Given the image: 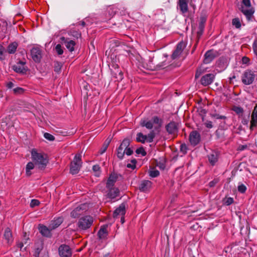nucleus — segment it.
Returning a JSON list of instances; mask_svg holds the SVG:
<instances>
[{
	"mask_svg": "<svg viewBox=\"0 0 257 257\" xmlns=\"http://www.w3.org/2000/svg\"><path fill=\"white\" fill-rule=\"evenodd\" d=\"M32 59L35 62H39L42 58L41 50L38 47L33 48L31 51Z\"/></svg>",
	"mask_w": 257,
	"mask_h": 257,
	"instance_id": "nucleus-13",
	"label": "nucleus"
},
{
	"mask_svg": "<svg viewBox=\"0 0 257 257\" xmlns=\"http://www.w3.org/2000/svg\"><path fill=\"white\" fill-rule=\"evenodd\" d=\"M252 49L254 54L257 56V39L255 40L252 44Z\"/></svg>",
	"mask_w": 257,
	"mask_h": 257,
	"instance_id": "nucleus-50",
	"label": "nucleus"
},
{
	"mask_svg": "<svg viewBox=\"0 0 257 257\" xmlns=\"http://www.w3.org/2000/svg\"><path fill=\"white\" fill-rule=\"evenodd\" d=\"M246 190V187L243 184H240L238 186V191L241 193H244Z\"/></svg>",
	"mask_w": 257,
	"mask_h": 257,
	"instance_id": "nucleus-47",
	"label": "nucleus"
},
{
	"mask_svg": "<svg viewBox=\"0 0 257 257\" xmlns=\"http://www.w3.org/2000/svg\"><path fill=\"white\" fill-rule=\"evenodd\" d=\"M160 174L159 171L157 170L153 169L149 172V175L152 177H156L158 176Z\"/></svg>",
	"mask_w": 257,
	"mask_h": 257,
	"instance_id": "nucleus-42",
	"label": "nucleus"
},
{
	"mask_svg": "<svg viewBox=\"0 0 257 257\" xmlns=\"http://www.w3.org/2000/svg\"><path fill=\"white\" fill-rule=\"evenodd\" d=\"M38 229L41 234L45 237H50L52 236L51 230L50 226L47 227L46 226L43 224H39L38 226Z\"/></svg>",
	"mask_w": 257,
	"mask_h": 257,
	"instance_id": "nucleus-15",
	"label": "nucleus"
},
{
	"mask_svg": "<svg viewBox=\"0 0 257 257\" xmlns=\"http://www.w3.org/2000/svg\"><path fill=\"white\" fill-rule=\"evenodd\" d=\"M62 64L58 62L54 63V71L59 73L61 70Z\"/></svg>",
	"mask_w": 257,
	"mask_h": 257,
	"instance_id": "nucleus-38",
	"label": "nucleus"
},
{
	"mask_svg": "<svg viewBox=\"0 0 257 257\" xmlns=\"http://www.w3.org/2000/svg\"><path fill=\"white\" fill-rule=\"evenodd\" d=\"M87 206L85 204H82L74 209L71 212V216L76 218L79 217L86 210Z\"/></svg>",
	"mask_w": 257,
	"mask_h": 257,
	"instance_id": "nucleus-7",
	"label": "nucleus"
},
{
	"mask_svg": "<svg viewBox=\"0 0 257 257\" xmlns=\"http://www.w3.org/2000/svg\"><path fill=\"white\" fill-rule=\"evenodd\" d=\"M107 225H103L101 226L100 229L97 232V235L100 240L102 241L106 239L108 235Z\"/></svg>",
	"mask_w": 257,
	"mask_h": 257,
	"instance_id": "nucleus-19",
	"label": "nucleus"
},
{
	"mask_svg": "<svg viewBox=\"0 0 257 257\" xmlns=\"http://www.w3.org/2000/svg\"><path fill=\"white\" fill-rule=\"evenodd\" d=\"M162 120L159 118L158 116H154L152 118V120H141L140 124L142 126H145L149 130H151L153 128L155 129L160 128L162 124Z\"/></svg>",
	"mask_w": 257,
	"mask_h": 257,
	"instance_id": "nucleus-2",
	"label": "nucleus"
},
{
	"mask_svg": "<svg viewBox=\"0 0 257 257\" xmlns=\"http://www.w3.org/2000/svg\"><path fill=\"white\" fill-rule=\"evenodd\" d=\"M232 24L236 28H240L241 27V24L239 19L235 18L232 20Z\"/></svg>",
	"mask_w": 257,
	"mask_h": 257,
	"instance_id": "nucleus-40",
	"label": "nucleus"
},
{
	"mask_svg": "<svg viewBox=\"0 0 257 257\" xmlns=\"http://www.w3.org/2000/svg\"><path fill=\"white\" fill-rule=\"evenodd\" d=\"M4 236L9 244H11L13 242V235L11 230L9 228H7L5 229Z\"/></svg>",
	"mask_w": 257,
	"mask_h": 257,
	"instance_id": "nucleus-24",
	"label": "nucleus"
},
{
	"mask_svg": "<svg viewBox=\"0 0 257 257\" xmlns=\"http://www.w3.org/2000/svg\"><path fill=\"white\" fill-rule=\"evenodd\" d=\"M136 160L135 159L131 161V163L127 164L126 167L128 168L134 169L136 168Z\"/></svg>",
	"mask_w": 257,
	"mask_h": 257,
	"instance_id": "nucleus-45",
	"label": "nucleus"
},
{
	"mask_svg": "<svg viewBox=\"0 0 257 257\" xmlns=\"http://www.w3.org/2000/svg\"><path fill=\"white\" fill-rule=\"evenodd\" d=\"M116 180L117 177L115 176L111 175L109 177L106 183V187L107 189L113 188L114 187H113L114 185V184L116 182Z\"/></svg>",
	"mask_w": 257,
	"mask_h": 257,
	"instance_id": "nucleus-26",
	"label": "nucleus"
},
{
	"mask_svg": "<svg viewBox=\"0 0 257 257\" xmlns=\"http://www.w3.org/2000/svg\"><path fill=\"white\" fill-rule=\"evenodd\" d=\"M58 252L61 257H70L72 255L70 247L66 244L61 245L58 248Z\"/></svg>",
	"mask_w": 257,
	"mask_h": 257,
	"instance_id": "nucleus-8",
	"label": "nucleus"
},
{
	"mask_svg": "<svg viewBox=\"0 0 257 257\" xmlns=\"http://www.w3.org/2000/svg\"><path fill=\"white\" fill-rule=\"evenodd\" d=\"M205 125L206 127L211 128L213 127L212 123L211 121L207 120L206 121L205 123Z\"/></svg>",
	"mask_w": 257,
	"mask_h": 257,
	"instance_id": "nucleus-55",
	"label": "nucleus"
},
{
	"mask_svg": "<svg viewBox=\"0 0 257 257\" xmlns=\"http://www.w3.org/2000/svg\"><path fill=\"white\" fill-rule=\"evenodd\" d=\"M209 184H210V186H212L213 185V182H210Z\"/></svg>",
	"mask_w": 257,
	"mask_h": 257,
	"instance_id": "nucleus-63",
	"label": "nucleus"
},
{
	"mask_svg": "<svg viewBox=\"0 0 257 257\" xmlns=\"http://www.w3.org/2000/svg\"><path fill=\"white\" fill-rule=\"evenodd\" d=\"M167 132L170 134L175 135L178 132V126L176 122H170L166 126Z\"/></svg>",
	"mask_w": 257,
	"mask_h": 257,
	"instance_id": "nucleus-20",
	"label": "nucleus"
},
{
	"mask_svg": "<svg viewBox=\"0 0 257 257\" xmlns=\"http://www.w3.org/2000/svg\"><path fill=\"white\" fill-rule=\"evenodd\" d=\"M14 86V83L12 82H9L7 83V87L11 89Z\"/></svg>",
	"mask_w": 257,
	"mask_h": 257,
	"instance_id": "nucleus-56",
	"label": "nucleus"
},
{
	"mask_svg": "<svg viewBox=\"0 0 257 257\" xmlns=\"http://www.w3.org/2000/svg\"><path fill=\"white\" fill-rule=\"evenodd\" d=\"M107 197L110 199H114L119 195V190L117 188L107 189Z\"/></svg>",
	"mask_w": 257,
	"mask_h": 257,
	"instance_id": "nucleus-23",
	"label": "nucleus"
},
{
	"mask_svg": "<svg viewBox=\"0 0 257 257\" xmlns=\"http://www.w3.org/2000/svg\"><path fill=\"white\" fill-rule=\"evenodd\" d=\"M187 150V146L186 145H181L180 146V150L182 152H183L184 154L186 153Z\"/></svg>",
	"mask_w": 257,
	"mask_h": 257,
	"instance_id": "nucleus-54",
	"label": "nucleus"
},
{
	"mask_svg": "<svg viewBox=\"0 0 257 257\" xmlns=\"http://www.w3.org/2000/svg\"><path fill=\"white\" fill-rule=\"evenodd\" d=\"M79 25L84 27L85 26V23L84 21H81L79 23Z\"/></svg>",
	"mask_w": 257,
	"mask_h": 257,
	"instance_id": "nucleus-59",
	"label": "nucleus"
},
{
	"mask_svg": "<svg viewBox=\"0 0 257 257\" xmlns=\"http://www.w3.org/2000/svg\"><path fill=\"white\" fill-rule=\"evenodd\" d=\"M204 56V62L206 64L210 63L215 58V55L211 50L206 52Z\"/></svg>",
	"mask_w": 257,
	"mask_h": 257,
	"instance_id": "nucleus-25",
	"label": "nucleus"
},
{
	"mask_svg": "<svg viewBox=\"0 0 257 257\" xmlns=\"http://www.w3.org/2000/svg\"><path fill=\"white\" fill-rule=\"evenodd\" d=\"M93 222V219L91 216H85L79 219L77 225L80 229L85 230L90 227Z\"/></svg>",
	"mask_w": 257,
	"mask_h": 257,
	"instance_id": "nucleus-4",
	"label": "nucleus"
},
{
	"mask_svg": "<svg viewBox=\"0 0 257 257\" xmlns=\"http://www.w3.org/2000/svg\"><path fill=\"white\" fill-rule=\"evenodd\" d=\"M63 222V219L62 218H58L53 221H52L50 224V227L51 229H54L58 227Z\"/></svg>",
	"mask_w": 257,
	"mask_h": 257,
	"instance_id": "nucleus-29",
	"label": "nucleus"
},
{
	"mask_svg": "<svg viewBox=\"0 0 257 257\" xmlns=\"http://www.w3.org/2000/svg\"><path fill=\"white\" fill-rule=\"evenodd\" d=\"M152 187V182L149 180L142 181L139 185V189L142 192H147Z\"/></svg>",
	"mask_w": 257,
	"mask_h": 257,
	"instance_id": "nucleus-21",
	"label": "nucleus"
},
{
	"mask_svg": "<svg viewBox=\"0 0 257 257\" xmlns=\"http://www.w3.org/2000/svg\"><path fill=\"white\" fill-rule=\"evenodd\" d=\"M17 246L20 249H22V247L24 246V244L22 242H19L17 243Z\"/></svg>",
	"mask_w": 257,
	"mask_h": 257,
	"instance_id": "nucleus-58",
	"label": "nucleus"
},
{
	"mask_svg": "<svg viewBox=\"0 0 257 257\" xmlns=\"http://www.w3.org/2000/svg\"><path fill=\"white\" fill-rule=\"evenodd\" d=\"M136 152L137 154H141L143 156L146 155V152L143 148H140L137 149Z\"/></svg>",
	"mask_w": 257,
	"mask_h": 257,
	"instance_id": "nucleus-46",
	"label": "nucleus"
},
{
	"mask_svg": "<svg viewBox=\"0 0 257 257\" xmlns=\"http://www.w3.org/2000/svg\"><path fill=\"white\" fill-rule=\"evenodd\" d=\"M125 154V151L118 148L117 150L116 155L117 157L120 160L123 158L124 155Z\"/></svg>",
	"mask_w": 257,
	"mask_h": 257,
	"instance_id": "nucleus-35",
	"label": "nucleus"
},
{
	"mask_svg": "<svg viewBox=\"0 0 257 257\" xmlns=\"http://www.w3.org/2000/svg\"><path fill=\"white\" fill-rule=\"evenodd\" d=\"M208 157V160L212 165H214L218 161V154L216 152L209 154Z\"/></svg>",
	"mask_w": 257,
	"mask_h": 257,
	"instance_id": "nucleus-28",
	"label": "nucleus"
},
{
	"mask_svg": "<svg viewBox=\"0 0 257 257\" xmlns=\"http://www.w3.org/2000/svg\"><path fill=\"white\" fill-rule=\"evenodd\" d=\"M5 48L2 46L0 45V59L1 60H3L5 58Z\"/></svg>",
	"mask_w": 257,
	"mask_h": 257,
	"instance_id": "nucleus-48",
	"label": "nucleus"
},
{
	"mask_svg": "<svg viewBox=\"0 0 257 257\" xmlns=\"http://www.w3.org/2000/svg\"><path fill=\"white\" fill-rule=\"evenodd\" d=\"M25 62L20 61L13 66V69L17 73H25L27 71L25 66Z\"/></svg>",
	"mask_w": 257,
	"mask_h": 257,
	"instance_id": "nucleus-17",
	"label": "nucleus"
},
{
	"mask_svg": "<svg viewBox=\"0 0 257 257\" xmlns=\"http://www.w3.org/2000/svg\"><path fill=\"white\" fill-rule=\"evenodd\" d=\"M188 0H179V8L183 13L188 11Z\"/></svg>",
	"mask_w": 257,
	"mask_h": 257,
	"instance_id": "nucleus-27",
	"label": "nucleus"
},
{
	"mask_svg": "<svg viewBox=\"0 0 257 257\" xmlns=\"http://www.w3.org/2000/svg\"><path fill=\"white\" fill-rule=\"evenodd\" d=\"M34 167L35 164L34 162H30L27 164L26 167V174L27 176H30L32 174L31 170L33 169Z\"/></svg>",
	"mask_w": 257,
	"mask_h": 257,
	"instance_id": "nucleus-30",
	"label": "nucleus"
},
{
	"mask_svg": "<svg viewBox=\"0 0 257 257\" xmlns=\"http://www.w3.org/2000/svg\"><path fill=\"white\" fill-rule=\"evenodd\" d=\"M55 50L57 53L60 55L63 53V50L60 44H57L55 47Z\"/></svg>",
	"mask_w": 257,
	"mask_h": 257,
	"instance_id": "nucleus-43",
	"label": "nucleus"
},
{
	"mask_svg": "<svg viewBox=\"0 0 257 257\" xmlns=\"http://www.w3.org/2000/svg\"><path fill=\"white\" fill-rule=\"evenodd\" d=\"M61 41L64 43L66 47L70 52L74 50V47L75 45V42L73 40H70L68 38H65L64 37H62L60 38Z\"/></svg>",
	"mask_w": 257,
	"mask_h": 257,
	"instance_id": "nucleus-18",
	"label": "nucleus"
},
{
	"mask_svg": "<svg viewBox=\"0 0 257 257\" xmlns=\"http://www.w3.org/2000/svg\"><path fill=\"white\" fill-rule=\"evenodd\" d=\"M125 213V205L124 203L121 204L118 208L114 211L113 216L114 218L124 216Z\"/></svg>",
	"mask_w": 257,
	"mask_h": 257,
	"instance_id": "nucleus-16",
	"label": "nucleus"
},
{
	"mask_svg": "<svg viewBox=\"0 0 257 257\" xmlns=\"http://www.w3.org/2000/svg\"><path fill=\"white\" fill-rule=\"evenodd\" d=\"M209 184H210V186H212L213 185V182H210Z\"/></svg>",
	"mask_w": 257,
	"mask_h": 257,
	"instance_id": "nucleus-64",
	"label": "nucleus"
},
{
	"mask_svg": "<svg viewBox=\"0 0 257 257\" xmlns=\"http://www.w3.org/2000/svg\"><path fill=\"white\" fill-rule=\"evenodd\" d=\"M257 127V104L255 105L251 116L250 129Z\"/></svg>",
	"mask_w": 257,
	"mask_h": 257,
	"instance_id": "nucleus-22",
	"label": "nucleus"
},
{
	"mask_svg": "<svg viewBox=\"0 0 257 257\" xmlns=\"http://www.w3.org/2000/svg\"><path fill=\"white\" fill-rule=\"evenodd\" d=\"M201 140L200 134L196 131H192L189 135V141L192 146L198 145Z\"/></svg>",
	"mask_w": 257,
	"mask_h": 257,
	"instance_id": "nucleus-10",
	"label": "nucleus"
},
{
	"mask_svg": "<svg viewBox=\"0 0 257 257\" xmlns=\"http://www.w3.org/2000/svg\"><path fill=\"white\" fill-rule=\"evenodd\" d=\"M240 9L241 12L248 18L251 17L254 13L253 8L251 6L250 0H242Z\"/></svg>",
	"mask_w": 257,
	"mask_h": 257,
	"instance_id": "nucleus-5",
	"label": "nucleus"
},
{
	"mask_svg": "<svg viewBox=\"0 0 257 257\" xmlns=\"http://www.w3.org/2000/svg\"><path fill=\"white\" fill-rule=\"evenodd\" d=\"M24 89L19 87H17L13 89L14 93L16 95L22 94L24 92Z\"/></svg>",
	"mask_w": 257,
	"mask_h": 257,
	"instance_id": "nucleus-39",
	"label": "nucleus"
},
{
	"mask_svg": "<svg viewBox=\"0 0 257 257\" xmlns=\"http://www.w3.org/2000/svg\"><path fill=\"white\" fill-rule=\"evenodd\" d=\"M80 36V34H79V33H77V34H76V37H77V38H78V37L79 36Z\"/></svg>",
	"mask_w": 257,
	"mask_h": 257,
	"instance_id": "nucleus-62",
	"label": "nucleus"
},
{
	"mask_svg": "<svg viewBox=\"0 0 257 257\" xmlns=\"http://www.w3.org/2000/svg\"><path fill=\"white\" fill-rule=\"evenodd\" d=\"M212 117L216 119H225L226 117L224 115H219L218 114H214L212 115Z\"/></svg>",
	"mask_w": 257,
	"mask_h": 257,
	"instance_id": "nucleus-52",
	"label": "nucleus"
},
{
	"mask_svg": "<svg viewBox=\"0 0 257 257\" xmlns=\"http://www.w3.org/2000/svg\"><path fill=\"white\" fill-rule=\"evenodd\" d=\"M112 67H113V70H111L112 75L116 79L117 81L121 80L123 78V74L122 72L119 69L118 66L117 64L112 65Z\"/></svg>",
	"mask_w": 257,
	"mask_h": 257,
	"instance_id": "nucleus-14",
	"label": "nucleus"
},
{
	"mask_svg": "<svg viewBox=\"0 0 257 257\" xmlns=\"http://www.w3.org/2000/svg\"><path fill=\"white\" fill-rule=\"evenodd\" d=\"M185 47L186 44L184 42L182 41L179 42L177 45L175 50L174 51L171 56L172 59H176L179 58Z\"/></svg>",
	"mask_w": 257,
	"mask_h": 257,
	"instance_id": "nucleus-9",
	"label": "nucleus"
},
{
	"mask_svg": "<svg viewBox=\"0 0 257 257\" xmlns=\"http://www.w3.org/2000/svg\"><path fill=\"white\" fill-rule=\"evenodd\" d=\"M31 159L35 165L41 170L44 169L48 163L47 156L42 152H39L36 149L31 151Z\"/></svg>",
	"mask_w": 257,
	"mask_h": 257,
	"instance_id": "nucleus-1",
	"label": "nucleus"
},
{
	"mask_svg": "<svg viewBox=\"0 0 257 257\" xmlns=\"http://www.w3.org/2000/svg\"><path fill=\"white\" fill-rule=\"evenodd\" d=\"M40 204L39 201L36 199H32L30 203L31 207H34L36 206H38Z\"/></svg>",
	"mask_w": 257,
	"mask_h": 257,
	"instance_id": "nucleus-49",
	"label": "nucleus"
},
{
	"mask_svg": "<svg viewBox=\"0 0 257 257\" xmlns=\"http://www.w3.org/2000/svg\"><path fill=\"white\" fill-rule=\"evenodd\" d=\"M130 144V140L128 139H124L122 143L120 144V146L118 148L122 149V150L125 151V154L127 156H130L133 153V151L132 150V149L129 147Z\"/></svg>",
	"mask_w": 257,
	"mask_h": 257,
	"instance_id": "nucleus-11",
	"label": "nucleus"
},
{
	"mask_svg": "<svg viewBox=\"0 0 257 257\" xmlns=\"http://www.w3.org/2000/svg\"><path fill=\"white\" fill-rule=\"evenodd\" d=\"M93 170L95 173L96 176H99L100 174V167L99 165H96L93 166Z\"/></svg>",
	"mask_w": 257,
	"mask_h": 257,
	"instance_id": "nucleus-41",
	"label": "nucleus"
},
{
	"mask_svg": "<svg viewBox=\"0 0 257 257\" xmlns=\"http://www.w3.org/2000/svg\"><path fill=\"white\" fill-rule=\"evenodd\" d=\"M206 71V68L201 66L198 69H197L196 74H195V78H198L202 73H204Z\"/></svg>",
	"mask_w": 257,
	"mask_h": 257,
	"instance_id": "nucleus-36",
	"label": "nucleus"
},
{
	"mask_svg": "<svg viewBox=\"0 0 257 257\" xmlns=\"http://www.w3.org/2000/svg\"><path fill=\"white\" fill-rule=\"evenodd\" d=\"M115 13V12H113H113H112V13H111V14H110V15H111V16H113V15H114Z\"/></svg>",
	"mask_w": 257,
	"mask_h": 257,
	"instance_id": "nucleus-61",
	"label": "nucleus"
},
{
	"mask_svg": "<svg viewBox=\"0 0 257 257\" xmlns=\"http://www.w3.org/2000/svg\"><path fill=\"white\" fill-rule=\"evenodd\" d=\"M120 221L122 223H123L124 222V216H120Z\"/></svg>",
	"mask_w": 257,
	"mask_h": 257,
	"instance_id": "nucleus-60",
	"label": "nucleus"
},
{
	"mask_svg": "<svg viewBox=\"0 0 257 257\" xmlns=\"http://www.w3.org/2000/svg\"><path fill=\"white\" fill-rule=\"evenodd\" d=\"M136 140L138 142L145 143L146 141L147 137H146V135H144L142 133H139L137 135Z\"/></svg>",
	"mask_w": 257,
	"mask_h": 257,
	"instance_id": "nucleus-33",
	"label": "nucleus"
},
{
	"mask_svg": "<svg viewBox=\"0 0 257 257\" xmlns=\"http://www.w3.org/2000/svg\"><path fill=\"white\" fill-rule=\"evenodd\" d=\"M215 78V75L212 73L207 74L203 76L201 79L200 83L204 86L211 84Z\"/></svg>",
	"mask_w": 257,
	"mask_h": 257,
	"instance_id": "nucleus-12",
	"label": "nucleus"
},
{
	"mask_svg": "<svg viewBox=\"0 0 257 257\" xmlns=\"http://www.w3.org/2000/svg\"><path fill=\"white\" fill-rule=\"evenodd\" d=\"M18 47V44L17 43L14 42L11 44H10L7 48V51L9 54H13L14 53Z\"/></svg>",
	"mask_w": 257,
	"mask_h": 257,
	"instance_id": "nucleus-31",
	"label": "nucleus"
},
{
	"mask_svg": "<svg viewBox=\"0 0 257 257\" xmlns=\"http://www.w3.org/2000/svg\"><path fill=\"white\" fill-rule=\"evenodd\" d=\"M254 77L255 75L251 71L247 70L242 75V82L245 85H249L253 82Z\"/></svg>",
	"mask_w": 257,
	"mask_h": 257,
	"instance_id": "nucleus-6",
	"label": "nucleus"
},
{
	"mask_svg": "<svg viewBox=\"0 0 257 257\" xmlns=\"http://www.w3.org/2000/svg\"><path fill=\"white\" fill-rule=\"evenodd\" d=\"M206 22L205 19L202 18L201 19L200 22L199 23V31L198 32V35H201L203 32L204 28V25Z\"/></svg>",
	"mask_w": 257,
	"mask_h": 257,
	"instance_id": "nucleus-32",
	"label": "nucleus"
},
{
	"mask_svg": "<svg viewBox=\"0 0 257 257\" xmlns=\"http://www.w3.org/2000/svg\"><path fill=\"white\" fill-rule=\"evenodd\" d=\"M109 142H110V141H108L106 143L104 144V145L103 146V147L100 150V154H103V153H104L106 151V150L108 147V146L109 145Z\"/></svg>",
	"mask_w": 257,
	"mask_h": 257,
	"instance_id": "nucleus-51",
	"label": "nucleus"
},
{
	"mask_svg": "<svg viewBox=\"0 0 257 257\" xmlns=\"http://www.w3.org/2000/svg\"><path fill=\"white\" fill-rule=\"evenodd\" d=\"M232 110L239 115H242L243 112L242 108L238 106H234Z\"/></svg>",
	"mask_w": 257,
	"mask_h": 257,
	"instance_id": "nucleus-37",
	"label": "nucleus"
},
{
	"mask_svg": "<svg viewBox=\"0 0 257 257\" xmlns=\"http://www.w3.org/2000/svg\"><path fill=\"white\" fill-rule=\"evenodd\" d=\"M233 202V199L232 198H231V197H229V198H227L225 201V204L226 205H229L230 204H231Z\"/></svg>",
	"mask_w": 257,
	"mask_h": 257,
	"instance_id": "nucleus-53",
	"label": "nucleus"
},
{
	"mask_svg": "<svg viewBox=\"0 0 257 257\" xmlns=\"http://www.w3.org/2000/svg\"><path fill=\"white\" fill-rule=\"evenodd\" d=\"M44 136L45 139L50 141H54L55 140V137L53 135L47 133H45Z\"/></svg>",
	"mask_w": 257,
	"mask_h": 257,
	"instance_id": "nucleus-44",
	"label": "nucleus"
},
{
	"mask_svg": "<svg viewBox=\"0 0 257 257\" xmlns=\"http://www.w3.org/2000/svg\"><path fill=\"white\" fill-rule=\"evenodd\" d=\"M82 163L81 155L80 154H76L71 163L70 173L72 174H77L81 167Z\"/></svg>",
	"mask_w": 257,
	"mask_h": 257,
	"instance_id": "nucleus-3",
	"label": "nucleus"
},
{
	"mask_svg": "<svg viewBox=\"0 0 257 257\" xmlns=\"http://www.w3.org/2000/svg\"><path fill=\"white\" fill-rule=\"evenodd\" d=\"M249 59L246 57H243L242 58V62L243 63L246 64L249 62Z\"/></svg>",
	"mask_w": 257,
	"mask_h": 257,
	"instance_id": "nucleus-57",
	"label": "nucleus"
},
{
	"mask_svg": "<svg viewBox=\"0 0 257 257\" xmlns=\"http://www.w3.org/2000/svg\"><path fill=\"white\" fill-rule=\"evenodd\" d=\"M146 137H147L146 142L152 143L155 137L154 132L153 131H151L148 135H146Z\"/></svg>",
	"mask_w": 257,
	"mask_h": 257,
	"instance_id": "nucleus-34",
	"label": "nucleus"
}]
</instances>
